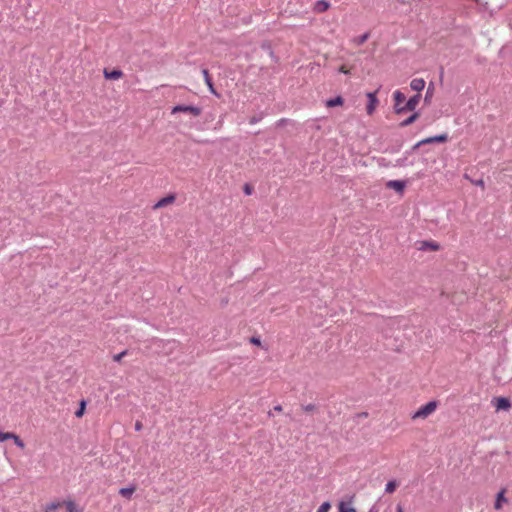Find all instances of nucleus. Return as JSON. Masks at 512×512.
Here are the masks:
<instances>
[{
	"label": "nucleus",
	"mask_w": 512,
	"mask_h": 512,
	"mask_svg": "<svg viewBox=\"0 0 512 512\" xmlns=\"http://www.w3.org/2000/svg\"><path fill=\"white\" fill-rule=\"evenodd\" d=\"M437 408L436 401H429L425 405L421 406L413 415V419L426 418L431 415Z\"/></svg>",
	"instance_id": "obj_1"
},
{
	"label": "nucleus",
	"mask_w": 512,
	"mask_h": 512,
	"mask_svg": "<svg viewBox=\"0 0 512 512\" xmlns=\"http://www.w3.org/2000/svg\"><path fill=\"white\" fill-rule=\"evenodd\" d=\"M179 112L190 113L193 116L197 117L202 113V109L200 107L194 106V105L180 104V105L174 106L171 110V114H176Z\"/></svg>",
	"instance_id": "obj_2"
},
{
	"label": "nucleus",
	"mask_w": 512,
	"mask_h": 512,
	"mask_svg": "<svg viewBox=\"0 0 512 512\" xmlns=\"http://www.w3.org/2000/svg\"><path fill=\"white\" fill-rule=\"evenodd\" d=\"M421 99V94L417 93L414 96L410 97L406 103L403 105L402 109H397V114H403L407 111H414L418 106Z\"/></svg>",
	"instance_id": "obj_3"
},
{
	"label": "nucleus",
	"mask_w": 512,
	"mask_h": 512,
	"mask_svg": "<svg viewBox=\"0 0 512 512\" xmlns=\"http://www.w3.org/2000/svg\"><path fill=\"white\" fill-rule=\"evenodd\" d=\"M393 99H394V110L397 113V109H402L403 103L406 100V96L403 92L400 90H396L393 93Z\"/></svg>",
	"instance_id": "obj_4"
},
{
	"label": "nucleus",
	"mask_w": 512,
	"mask_h": 512,
	"mask_svg": "<svg viewBox=\"0 0 512 512\" xmlns=\"http://www.w3.org/2000/svg\"><path fill=\"white\" fill-rule=\"evenodd\" d=\"M367 98H368V104H367L366 110H367V114L371 115L375 111L376 105L378 103V99L376 97L375 92L367 93Z\"/></svg>",
	"instance_id": "obj_5"
},
{
	"label": "nucleus",
	"mask_w": 512,
	"mask_h": 512,
	"mask_svg": "<svg viewBox=\"0 0 512 512\" xmlns=\"http://www.w3.org/2000/svg\"><path fill=\"white\" fill-rule=\"evenodd\" d=\"M405 186L406 182L403 180H390L386 183L387 188L393 189L398 193H403Z\"/></svg>",
	"instance_id": "obj_6"
},
{
	"label": "nucleus",
	"mask_w": 512,
	"mask_h": 512,
	"mask_svg": "<svg viewBox=\"0 0 512 512\" xmlns=\"http://www.w3.org/2000/svg\"><path fill=\"white\" fill-rule=\"evenodd\" d=\"M447 140H448V135L446 133H443V134H440V135H436V136H432V137H428V138L422 139L421 143H424L425 145L426 144H431V143H444Z\"/></svg>",
	"instance_id": "obj_7"
},
{
	"label": "nucleus",
	"mask_w": 512,
	"mask_h": 512,
	"mask_svg": "<svg viewBox=\"0 0 512 512\" xmlns=\"http://www.w3.org/2000/svg\"><path fill=\"white\" fill-rule=\"evenodd\" d=\"M410 88L420 93L425 88V80L423 78H414L410 82Z\"/></svg>",
	"instance_id": "obj_8"
},
{
	"label": "nucleus",
	"mask_w": 512,
	"mask_h": 512,
	"mask_svg": "<svg viewBox=\"0 0 512 512\" xmlns=\"http://www.w3.org/2000/svg\"><path fill=\"white\" fill-rule=\"evenodd\" d=\"M330 7V3L326 0H318L313 7V11L316 13H323Z\"/></svg>",
	"instance_id": "obj_9"
},
{
	"label": "nucleus",
	"mask_w": 512,
	"mask_h": 512,
	"mask_svg": "<svg viewBox=\"0 0 512 512\" xmlns=\"http://www.w3.org/2000/svg\"><path fill=\"white\" fill-rule=\"evenodd\" d=\"M507 498L505 497V490L502 489L501 491H499L497 493V496H496V500H495V503H494V508L496 510H500L502 508V504L503 503H507Z\"/></svg>",
	"instance_id": "obj_10"
},
{
	"label": "nucleus",
	"mask_w": 512,
	"mask_h": 512,
	"mask_svg": "<svg viewBox=\"0 0 512 512\" xmlns=\"http://www.w3.org/2000/svg\"><path fill=\"white\" fill-rule=\"evenodd\" d=\"M511 406L510 400L505 397L496 398V409L497 410H507Z\"/></svg>",
	"instance_id": "obj_11"
},
{
	"label": "nucleus",
	"mask_w": 512,
	"mask_h": 512,
	"mask_svg": "<svg viewBox=\"0 0 512 512\" xmlns=\"http://www.w3.org/2000/svg\"><path fill=\"white\" fill-rule=\"evenodd\" d=\"M122 75H123L122 71L118 70V69H113L111 71H109L107 69L104 70V77L106 79L117 80V79L121 78Z\"/></svg>",
	"instance_id": "obj_12"
},
{
	"label": "nucleus",
	"mask_w": 512,
	"mask_h": 512,
	"mask_svg": "<svg viewBox=\"0 0 512 512\" xmlns=\"http://www.w3.org/2000/svg\"><path fill=\"white\" fill-rule=\"evenodd\" d=\"M175 201V196L173 194H170L162 199H160L155 205L154 208H162L167 206L168 204H171Z\"/></svg>",
	"instance_id": "obj_13"
},
{
	"label": "nucleus",
	"mask_w": 512,
	"mask_h": 512,
	"mask_svg": "<svg viewBox=\"0 0 512 512\" xmlns=\"http://www.w3.org/2000/svg\"><path fill=\"white\" fill-rule=\"evenodd\" d=\"M202 73H203V76H204L205 83L207 84L210 92L213 93V94H216V91L214 89V85H213V82H212V79H211V77L209 75L208 70L207 69H203Z\"/></svg>",
	"instance_id": "obj_14"
},
{
	"label": "nucleus",
	"mask_w": 512,
	"mask_h": 512,
	"mask_svg": "<svg viewBox=\"0 0 512 512\" xmlns=\"http://www.w3.org/2000/svg\"><path fill=\"white\" fill-rule=\"evenodd\" d=\"M420 250H427V249H430V250H433V251H437L439 249V244L436 243V242H433V241H424L421 243V246L419 248Z\"/></svg>",
	"instance_id": "obj_15"
},
{
	"label": "nucleus",
	"mask_w": 512,
	"mask_h": 512,
	"mask_svg": "<svg viewBox=\"0 0 512 512\" xmlns=\"http://www.w3.org/2000/svg\"><path fill=\"white\" fill-rule=\"evenodd\" d=\"M135 491V486L124 487L119 490V494L127 499H130Z\"/></svg>",
	"instance_id": "obj_16"
},
{
	"label": "nucleus",
	"mask_w": 512,
	"mask_h": 512,
	"mask_svg": "<svg viewBox=\"0 0 512 512\" xmlns=\"http://www.w3.org/2000/svg\"><path fill=\"white\" fill-rule=\"evenodd\" d=\"M418 117H419V113L414 112L411 116H409L407 119L403 120L400 123V127H407V126L411 125L418 119Z\"/></svg>",
	"instance_id": "obj_17"
},
{
	"label": "nucleus",
	"mask_w": 512,
	"mask_h": 512,
	"mask_svg": "<svg viewBox=\"0 0 512 512\" xmlns=\"http://www.w3.org/2000/svg\"><path fill=\"white\" fill-rule=\"evenodd\" d=\"M344 102L343 98L341 96H337L335 98L329 99L326 102L327 107H335L340 106Z\"/></svg>",
	"instance_id": "obj_18"
},
{
	"label": "nucleus",
	"mask_w": 512,
	"mask_h": 512,
	"mask_svg": "<svg viewBox=\"0 0 512 512\" xmlns=\"http://www.w3.org/2000/svg\"><path fill=\"white\" fill-rule=\"evenodd\" d=\"M398 483L396 480H391L389 481L386 486H385V492L388 493V494H391L395 491L396 487H397Z\"/></svg>",
	"instance_id": "obj_19"
},
{
	"label": "nucleus",
	"mask_w": 512,
	"mask_h": 512,
	"mask_svg": "<svg viewBox=\"0 0 512 512\" xmlns=\"http://www.w3.org/2000/svg\"><path fill=\"white\" fill-rule=\"evenodd\" d=\"M409 155H410V151H406L402 158H398L396 160L395 166H398V167L405 166Z\"/></svg>",
	"instance_id": "obj_20"
},
{
	"label": "nucleus",
	"mask_w": 512,
	"mask_h": 512,
	"mask_svg": "<svg viewBox=\"0 0 512 512\" xmlns=\"http://www.w3.org/2000/svg\"><path fill=\"white\" fill-rule=\"evenodd\" d=\"M433 93H434V86H433V84L431 83V84L428 86V88H427V90H426V93H425L424 101H425L426 103L430 102V99L432 98Z\"/></svg>",
	"instance_id": "obj_21"
},
{
	"label": "nucleus",
	"mask_w": 512,
	"mask_h": 512,
	"mask_svg": "<svg viewBox=\"0 0 512 512\" xmlns=\"http://www.w3.org/2000/svg\"><path fill=\"white\" fill-rule=\"evenodd\" d=\"M339 512H357L355 508L347 506L345 502L339 503Z\"/></svg>",
	"instance_id": "obj_22"
},
{
	"label": "nucleus",
	"mask_w": 512,
	"mask_h": 512,
	"mask_svg": "<svg viewBox=\"0 0 512 512\" xmlns=\"http://www.w3.org/2000/svg\"><path fill=\"white\" fill-rule=\"evenodd\" d=\"M368 38H369V33H364V34L358 36L357 38H355L354 42L357 45H362L368 40Z\"/></svg>",
	"instance_id": "obj_23"
},
{
	"label": "nucleus",
	"mask_w": 512,
	"mask_h": 512,
	"mask_svg": "<svg viewBox=\"0 0 512 512\" xmlns=\"http://www.w3.org/2000/svg\"><path fill=\"white\" fill-rule=\"evenodd\" d=\"M85 407H86V402L84 400H82L80 402V407L75 411V416L77 418H80V417L83 416L84 411H85Z\"/></svg>",
	"instance_id": "obj_24"
},
{
	"label": "nucleus",
	"mask_w": 512,
	"mask_h": 512,
	"mask_svg": "<svg viewBox=\"0 0 512 512\" xmlns=\"http://www.w3.org/2000/svg\"><path fill=\"white\" fill-rule=\"evenodd\" d=\"M61 506L60 502H52L45 507V512H54Z\"/></svg>",
	"instance_id": "obj_25"
},
{
	"label": "nucleus",
	"mask_w": 512,
	"mask_h": 512,
	"mask_svg": "<svg viewBox=\"0 0 512 512\" xmlns=\"http://www.w3.org/2000/svg\"><path fill=\"white\" fill-rule=\"evenodd\" d=\"M15 434L12 432H0V442H4L6 440L14 438Z\"/></svg>",
	"instance_id": "obj_26"
},
{
	"label": "nucleus",
	"mask_w": 512,
	"mask_h": 512,
	"mask_svg": "<svg viewBox=\"0 0 512 512\" xmlns=\"http://www.w3.org/2000/svg\"><path fill=\"white\" fill-rule=\"evenodd\" d=\"M66 507L68 512H81V510H78L75 503L73 501L66 502Z\"/></svg>",
	"instance_id": "obj_27"
},
{
	"label": "nucleus",
	"mask_w": 512,
	"mask_h": 512,
	"mask_svg": "<svg viewBox=\"0 0 512 512\" xmlns=\"http://www.w3.org/2000/svg\"><path fill=\"white\" fill-rule=\"evenodd\" d=\"M330 508H331V504L328 501H326L320 505L317 512H328L330 510Z\"/></svg>",
	"instance_id": "obj_28"
},
{
	"label": "nucleus",
	"mask_w": 512,
	"mask_h": 512,
	"mask_svg": "<svg viewBox=\"0 0 512 512\" xmlns=\"http://www.w3.org/2000/svg\"><path fill=\"white\" fill-rule=\"evenodd\" d=\"M13 441H14L15 445L18 446L19 448L23 449L25 447L23 440L16 434L13 438Z\"/></svg>",
	"instance_id": "obj_29"
},
{
	"label": "nucleus",
	"mask_w": 512,
	"mask_h": 512,
	"mask_svg": "<svg viewBox=\"0 0 512 512\" xmlns=\"http://www.w3.org/2000/svg\"><path fill=\"white\" fill-rule=\"evenodd\" d=\"M127 353H128V351H127V350H124V351H122V352H120V353H118V354L114 355V356H113V360H114L115 362H119V361H121V359H122L125 355H127Z\"/></svg>",
	"instance_id": "obj_30"
},
{
	"label": "nucleus",
	"mask_w": 512,
	"mask_h": 512,
	"mask_svg": "<svg viewBox=\"0 0 512 512\" xmlns=\"http://www.w3.org/2000/svg\"><path fill=\"white\" fill-rule=\"evenodd\" d=\"M262 118H263V115H262V114L257 115V116H253V117H251V118L249 119V123H250L251 125H254V124H256V123L260 122V121L262 120Z\"/></svg>",
	"instance_id": "obj_31"
},
{
	"label": "nucleus",
	"mask_w": 512,
	"mask_h": 512,
	"mask_svg": "<svg viewBox=\"0 0 512 512\" xmlns=\"http://www.w3.org/2000/svg\"><path fill=\"white\" fill-rule=\"evenodd\" d=\"M302 409L305 411V412H312L316 409V405L314 404H307V405H303L302 406Z\"/></svg>",
	"instance_id": "obj_32"
},
{
	"label": "nucleus",
	"mask_w": 512,
	"mask_h": 512,
	"mask_svg": "<svg viewBox=\"0 0 512 512\" xmlns=\"http://www.w3.org/2000/svg\"><path fill=\"white\" fill-rule=\"evenodd\" d=\"M472 183L476 186H479L481 188L484 189L485 187V183H484V180L483 179H478V180H472Z\"/></svg>",
	"instance_id": "obj_33"
},
{
	"label": "nucleus",
	"mask_w": 512,
	"mask_h": 512,
	"mask_svg": "<svg viewBox=\"0 0 512 512\" xmlns=\"http://www.w3.org/2000/svg\"><path fill=\"white\" fill-rule=\"evenodd\" d=\"M252 192H253V188H252L250 185L246 184V185L244 186V193H245L246 195H251V194H252Z\"/></svg>",
	"instance_id": "obj_34"
},
{
	"label": "nucleus",
	"mask_w": 512,
	"mask_h": 512,
	"mask_svg": "<svg viewBox=\"0 0 512 512\" xmlns=\"http://www.w3.org/2000/svg\"><path fill=\"white\" fill-rule=\"evenodd\" d=\"M422 145H425V144H424V143H421V141H419V142H417L416 144H414V145L412 146V148L409 150V151H410V154H411L412 152H414L415 150H417V149H418L419 147H421Z\"/></svg>",
	"instance_id": "obj_35"
},
{
	"label": "nucleus",
	"mask_w": 512,
	"mask_h": 512,
	"mask_svg": "<svg viewBox=\"0 0 512 512\" xmlns=\"http://www.w3.org/2000/svg\"><path fill=\"white\" fill-rule=\"evenodd\" d=\"M250 342H251L252 344L259 345V344H260V339H259V338H257V337H252V338L250 339Z\"/></svg>",
	"instance_id": "obj_36"
},
{
	"label": "nucleus",
	"mask_w": 512,
	"mask_h": 512,
	"mask_svg": "<svg viewBox=\"0 0 512 512\" xmlns=\"http://www.w3.org/2000/svg\"><path fill=\"white\" fill-rule=\"evenodd\" d=\"M142 427H143V426H142V423H141L140 421H137V422L135 423V430H136V431H140V430L142 429Z\"/></svg>",
	"instance_id": "obj_37"
},
{
	"label": "nucleus",
	"mask_w": 512,
	"mask_h": 512,
	"mask_svg": "<svg viewBox=\"0 0 512 512\" xmlns=\"http://www.w3.org/2000/svg\"><path fill=\"white\" fill-rule=\"evenodd\" d=\"M339 72H340V73H343V74H348V73H349V72H348V70H346V69L344 68V66H342V67L339 69Z\"/></svg>",
	"instance_id": "obj_38"
},
{
	"label": "nucleus",
	"mask_w": 512,
	"mask_h": 512,
	"mask_svg": "<svg viewBox=\"0 0 512 512\" xmlns=\"http://www.w3.org/2000/svg\"><path fill=\"white\" fill-rule=\"evenodd\" d=\"M274 410L280 412V411H282V406L281 405H277V406L274 407Z\"/></svg>",
	"instance_id": "obj_39"
},
{
	"label": "nucleus",
	"mask_w": 512,
	"mask_h": 512,
	"mask_svg": "<svg viewBox=\"0 0 512 512\" xmlns=\"http://www.w3.org/2000/svg\"><path fill=\"white\" fill-rule=\"evenodd\" d=\"M396 511H397V512H403V508H402V506H401V505H397V507H396Z\"/></svg>",
	"instance_id": "obj_40"
},
{
	"label": "nucleus",
	"mask_w": 512,
	"mask_h": 512,
	"mask_svg": "<svg viewBox=\"0 0 512 512\" xmlns=\"http://www.w3.org/2000/svg\"><path fill=\"white\" fill-rule=\"evenodd\" d=\"M369 512H378L375 506H372L369 510Z\"/></svg>",
	"instance_id": "obj_41"
}]
</instances>
